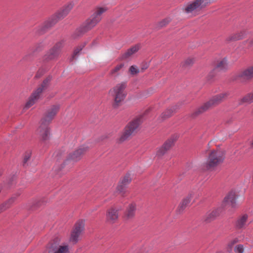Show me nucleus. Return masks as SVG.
I'll return each mask as SVG.
<instances>
[{
	"instance_id": "f257e3e1",
	"label": "nucleus",
	"mask_w": 253,
	"mask_h": 253,
	"mask_svg": "<svg viewBox=\"0 0 253 253\" xmlns=\"http://www.w3.org/2000/svg\"><path fill=\"white\" fill-rule=\"evenodd\" d=\"M74 4L69 2L63 6L54 14L49 17L41 25L34 29L36 35H41L45 33L49 29L55 25L59 20L65 17L73 8Z\"/></svg>"
},
{
	"instance_id": "f03ea898",
	"label": "nucleus",
	"mask_w": 253,
	"mask_h": 253,
	"mask_svg": "<svg viewBox=\"0 0 253 253\" xmlns=\"http://www.w3.org/2000/svg\"><path fill=\"white\" fill-rule=\"evenodd\" d=\"M229 95V92L227 91L212 96L209 101L204 103L201 106L196 108L191 113L189 114V117L192 119H196L210 109L221 103Z\"/></svg>"
},
{
	"instance_id": "7ed1b4c3",
	"label": "nucleus",
	"mask_w": 253,
	"mask_h": 253,
	"mask_svg": "<svg viewBox=\"0 0 253 253\" xmlns=\"http://www.w3.org/2000/svg\"><path fill=\"white\" fill-rule=\"evenodd\" d=\"M59 109L58 105H53L48 108L41 121V125L37 130L41 139L45 141L49 137L50 132L48 125L53 119Z\"/></svg>"
},
{
	"instance_id": "20e7f679",
	"label": "nucleus",
	"mask_w": 253,
	"mask_h": 253,
	"mask_svg": "<svg viewBox=\"0 0 253 253\" xmlns=\"http://www.w3.org/2000/svg\"><path fill=\"white\" fill-rule=\"evenodd\" d=\"M148 113L149 110H146L143 114L133 119L126 125L124 132L119 139V143H122L126 141L134 133V131L142 124L144 117Z\"/></svg>"
},
{
	"instance_id": "39448f33",
	"label": "nucleus",
	"mask_w": 253,
	"mask_h": 253,
	"mask_svg": "<svg viewBox=\"0 0 253 253\" xmlns=\"http://www.w3.org/2000/svg\"><path fill=\"white\" fill-rule=\"evenodd\" d=\"M107 10L104 7H97L96 11L80 27V36L84 34L94 27L101 21L102 14Z\"/></svg>"
},
{
	"instance_id": "423d86ee",
	"label": "nucleus",
	"mask_w": 253,
	"mask_h": 253,
	"mask_svg": "<svg viewBox=\"0 0 253 253\" xmlns=\"http://www.w3.org/2000/svg\"><path fill=\"white\" fill-rule=\"evenodd\" d=\"M126 87V82H123L118 84L109 90V93H111L114 97V102L112 104L114 109H117L121 105V102L125 99L127 95L125 91Z\"/></svg>"
},
{
	"instance_id": "0eeeda50",
	"label": "nucleus",
	"mask_w": 253,
	"mask_h": 253,
	"mask_svg": "<svg viewBox=\"0 0 253 253\" xmlns=\"http://www.w3.org/2000/svg\"><path fill=\"white\" fill-rule=\"evenodd\" d=\"M224 155V152L219 150L211 151L209 154L207 161L205 163L206 169L210 170L223 163L225 159Z\"/></svg>"
},
{
	"instance_id": "6e6552de",
	"label": "nucleus",
	"mask_w": 253,
	"mask_h": 253,
	"mask_svg": "<svg viewBox=\"0 0 253 253\" xmlns=\"http://www.w3.org/2000/svg\"><path fill=\"white\" fill-rule=\"evenodd\" d=\"M50 81V78H47L44 80L41 85L31 95L24 106V108L28 109L32 107L40 98L41 93L46 88L48 83Z\"/></svg>"
},
{
	"instance_id": "1a4fd4ad",
	"label": "nucleus",
	"mask_w": 253,
	"mask_h": 253,
	"mask_svg": "<svg viewBox=\"0 0 253 253\" xmlns=\"http://www.w3.org/2000/svg\"><path fill=\"white\" fill-rule=\"evenodd\" d=\"M208 0H194L187 3L183 10L186 13L200 12L208 5Z\"/></svg>"
},
{
	"instance_id": "9d476101",
	"label": "nucleus",
	"mask_w": 253,
	"mask_h": 253,
	"mask_svg": "<svg viewBox=\"0 0 253 253\" xmlns=\"http://www.w3.org/2000/svg\"><path fill=\"white\" fill-rule=\"evenodd\" d=\"M178 136L176 134H173L161 146L158 148L156 152V156L158 157H162L165 155L174 145L175 142L177 140Z\"/></svg>"
},
{
	"instance_id": "9b49d317",
	"label": "nucleus",
	"mask_w": 253,
	"mask_h": 253,
	"mask_svg": "<svg viewBox=\"0 0 253 253\" xmlns=\"http://www.w3.org/2000/svg\"><path fill=\"white\" fill-rule=\"evenodd\" d=\"M253 79V65L238 73L232 77V81H239L242 83L251 81Z\"/></svg>"
},
{
	"instance_id": "f8f14e48",
	"label": "nucleus",
	"mask_w": 253,
	"mask_h": 253,
	"mask_svg": "<svg viewBox=\"0 0 253 253\" xmlns=\"http://www.w3.org/2000/svg\"><path fill=\"white\" fill-rule=\"evenodd\" d=\"M64 45V41L62 40L57 42L54 46L51 48L44 55V60L46 61L56 59L61 52V50Z\"/></svg>"
},
{
	"instance_id": "ddd939ff",
	"label": "nucleus",
	"mask_w": 253,
	"mask_h": 253,
	"mask_svg": "<svg viewBox=\"0 0 253 253\" xmlns=\"http://www.w3.org/2000/svg\"><path fill=\"white\" fill-rule=\"evenodd\" d=\"M136 211V204L133 202L128 205L126 208L123 215V218L125 220H129L133 219L135 215Z\"/></svg>"
},
{
	"instance_id": "4468645a",
	"label": "nucleus",
	"mask_w": 253,
	"mask_h": 253,
	"mask_svg": "<svg viewBox=\"0 0 253 253\" xmlns=\"http://www.w3.org/2000/svg\"><path fill=\"white\" fill-rule=\"evenodd\" d=\"M118 210L111 207L106 211V221L110 224H114L118 219Z\"/></svg>"
},
{
	"instance_id": "2eb2a0df",
	"label": "nucleus",
	"mask_w": 253,
	"mask_h": 253,
	"mask_svg": "<svg viewBox=\"0 0 253 253\" xmlns=\"http://www.w3.org/2000/svg\"><path fill=\"white\" fill-rule=\"evenodd\" d=\"M140 48L139 44H136L134 46L128 48L124 53L122 54L118 58L119 61H123L127 59L132 54L137 52Z\"/></svg>"
},
{
	"instance_id": "dca6fc26",
	"label": "nucleus",
	"mask_w": 253,
	"mask_h": 253,
	"mask_svg": "<svg viewBox=\"0 0 253 253\" xmlns=\"http://www.w3.org/2000/svg\"><path fill=\"white\" fill-rule=\"evenodd\" d=\"M49 253H70L68 246H57L55 243L51 245Z\"/></svg>"
},
{
	"instance_id": "f3484780",
	"label": "nucleus",
	"mask_w": 253,
	"mask_h": 253,
	"mask_svg": "<svg viewBox=\"0 0 253 253\" xmlns=\"http://www.w3.org/2000/svg\"><path fill=\"white\" fill-rule=\"evenodd\" d=\"M219 215L218 209H215L211 211L207 212L203 218L205 223H209L216 219Z\"/></svg>"
},
{
	"instance_id": "a211bd4d",
	"label": "nucleus",
	"mask_w": 253,
	"mask_h": 253,
	"mask_svg": "<svg viewBox=\"0 0 253 253\" xmlns=\"http://www.w3.org/2000/svg\"><path fill=\"white\" fill-rule=\"evenodd\" d=\"M179 109L178 105H174L170 108H168L165 110L160 115V118L162 121H164L165 120L171 117L174 113L176 112V110Z\"/></svg>"
},
{
	"instance_id": "6ab92c4d",
	"label": "nucleus",
	"mask_w": 253,
	"mask_h": 253,
	"mask_svg": "<svg viewBox=\"0 0 253 253\" xmlns=\"http://www.w3.org/2000/svg\"><path fill=\"white\" fill-rule=\"evenodd\" d=\"M237 195L234 191L229 192L228 194L225 197L223 200V202L230 204L233 208H236L237 207L236 200Z\"/></svg>"
},
{
	"instance_id": "aec40b11",
	"label": "nucleus",
	"mask_w": 253,
	"mask_h": 253,
	"mask_svg": "<svg viewBox=\"0 0 253 253\" xmlns=\"http://www.w3.org/2000/svg\"><path fill=\"white\" fill-rule=\"evenodd\" d=\"M246 35V31L245 30L241 31L239 32L230 35L225 39V42L227 43H230L232 42L242 40Z\"/></svg>"
},
{
	"instance_id": "412c9836",
	"label": "nucleus",
	"mask_w": 253,
	"mask_h": 253,
	"mask_svg": "<svg viewBox=\"0 0 253 253\" xmlns=\"http://www.w3.org/2000/svg\"><path fill=\"white\" fill-rule=\"evenodd\" d=\"M218 72L226 71L228 70V60L226 57H224L221 60H217L214 66Z\"/></svg>"
},
{
	"instance_id": "4be33fe9",
	"label": "nucleus",
	"mask_w": 253,
	"mask_h": 253,
	"mask_svg": "<svg viewBox=\"0 0 253 253\" xmlns=\"http://www.w3.org/2000/svg\"><path fill=\"white\" fill-rule=\"evenodd\" d=\"M191 197V196H188L182 200L176 209L177 214H180L183 213L187 205L190 203Z\"/></svg>"
},
{
	"instance_id": "5701e85b",
	"label": "nucleus",
	"mask_w": 253,
	"mask_h": 253,
	"mask_svg": "<svg viewBox=\"0 0 253 253\" xmlns=\"http://www.w3.org/2000/svg\"><path fill=\"white\" fill-rule=\"evenodd\" d=\"M248 218V215L247 214H244L241 217H239L235 222V228L238 230L243 228L246 224Z\"/></svg>"
},
{
	"instance_id": "b1692460",
	"label": "nucleus",
	"mask_w": 253,
	"mask_h": 253,
	"mask_svg": "<svg viewBox=\"0 0 253 253\" xmlns=\"http://www.w3.org/2000/svg\"><path fill=\"white\" fill-rule=\"evenodd\" d=\"M253 103V92H250L239 100V105H242L245 103L251 104Z\"/></svg>"
},
{
	"instance_id": "393cba45",
	"label": "nucleus",
	"mask_w": 253,
	"mask_h": 253,
	"mask_svg": "<svg viewBox=\"0 0 253 253\" xmlns=\"http://www.w3.org/2000/svg\"><path fill=\"white\" fill-rule=\"evenodd\" d=\"M79 237V226L76 225L75 228L71 232V237L70 238V242L73 244L76 243Z\"/></svg>"
},
{
	"instance_id": "a878e982",
	"label": "nucleus",
	"mask_w": 253,
	"mask_h": 253,
	"mask_svg": "<svg viewBox=\"0 0 253 253\" xmlns=\"http://www.w3.org/2000/svg\"><path fill=\"white\" fill-rule=\"evenodd\" d=\"M79 160V150H76L75 151L71 153L67 160V162H70L72 164H74L75 162H77Z\"/></svg>"
},
{
	"instance_id": "bb28decb",
	"label": "nucleus",
	"mask_w": 253,
	"mask_h": 253,
	"mask_svg": "<svg viewBox=\"0 0 253 253\" xmlns=\"http://www.w3.org/2000/svg\"><path fill=\"white\" fill-rule=\"evenodd\" d=\"M219 72L215 68H213L206 77V80L209 83H213L215 81V77L217 76Z\"/></svg>"
},
{
	"instance_id": "cd10ccee",
	"label": "nucleus",
	"mask_w": 253,
	"mask_h": 253,
	"mask_svg": "<svg viewBox=\"0 0 253 253\" xmlns=\"http://www.w3.org/2000/svg\"><path fill=\"white\" fill-rule=\"evenodd\" d=\"M194 61V59L193 58H187L180 63V67L183 69L189 68L193 66Z\"/></svg>"
},
{
	"instance_id": "c85d7f7f",
	"label": "nucleus",
	"mask_w": 253,
	"mask_h": 253,
	"mask_svg": "<svg viewBox=\"0 0 253 253\" xmlns=\"http://www.w3.org/2000/svg\"><path fill=\"white\" fill-rule=\"evenodd\" d=\"M127 186L125 184H120L119 182L118 185L116 187V191L122 197H125L126 196V188Z\"/></svg>"
},
{
	"instance_id": "c756f323",
	"label": "nucleus",
	"mask_w": 253,
	"mask_h": 253,
	"mask_svg": "<svg viewBox=\"0 0 253 253\" xmlns=\"http://www.w3.org/2000/svg\"><path fill=\"white\" fill-rule=\"evenodd\" d=\"M171 21L170 17H166L160 21L158 22L157 24V27L160 29L168 25Z\"/></svg>"
},
{
	"instance_id": "7c9ffc66",
	"label": "nucleus",
	"mask_w": 253,
	"mask_h": 253,
	"mask_svg": "<svg viewBox=\"0 0 253 253\" xmlns=\"http://www.w3.org/2000/svg\"><path fill=\"white\" fill-rule=\"evenodd\" d=\"M131 181V178L130 177V174L127 172L124 177L120 179L119 182L120 184H125L127 186Z\"/></svg>"
},
{
	"instance_id": "2f4dec72",
	"label": "nucleus",
	"mask_w": 253,
	"mask_h": 253,
	"mask_svg": "<svg viewBox=\"0 0 253 253\" xmlns=\"http://www.w3.org/2000/svg\"><path fill=\"white\" fill-rule=\"evenodd\" d=\"M124 66V64L121 63L119 65H117L113 69H112L110 72V75H112L115 73L119 71Z\"/></svg>"
},
{
	"instance_id": "473e14b6",
	"label": "nucleus",
	"mask_w": 253,
	"mask_h": 253,
	"mask_svg": "<svg viewBox=\"0 0 253 253\" xmlns=\"http://www.w3.org/2000/svg\"><path fill=\"white\" fill-rule=\"evenodd\" d=\"M79 55V49L78 48H77L74 50V51L70 58L71 61L73 62L74 60H77V58H78Z\"/></svg>"
},
{
	"instance_id": "72a5a7b5",
	"label": "nucleus",
	"mask_w": 253,
	"mask_h": 253,
	"mask_svg": "<svg viewBox=\"0 0 253 253\" xmlns=\"http://www.w3.org/2000/svg\"><path fill=\"white\" fill-rule=\"evenodd\" d=\"M234 251L235 252H237L239 253H243V252H244L243 246L241 244L237 245L234 249Z\"/></svg>"
},
{
	"instance_id": "f704fd0d",
	"label": "nucleus",
	"mask_w": 253,
	"mask_h": 253,
	"mask_svg": "<svg viewBox=\"0 0 253 253\" xmlns=\"http://www.w3.org/2000/svg\"><path fill=\"white\" fill-rule=\"evenodd\" d=\"M129 71L132 75H134L139 73V70L135 68L134 66L129 67Z\"/></svg>"
},
{
	"instance_id": "c9c22d12",
	"label": "nucleus",
	"mask_w": 253,
	"mask_h": 253,
	"mask_svg": "<svg viewBox=\"0 0 253 253\" xmlns=\"http://www.w3.org/2000/svg\"><path fill=\"white\" fill-rule=\"evenodd\" d=\"M31 157V153H27L25 154L24 160H23V166H25L26 165L27 162L28 161V160L30 159Z\"/></svg>"
},
{
	"instance_id": "e433bc0d",
	"label": "nucleus",
	"mask_w": 253,
	"mask_h": 253,
	"mask_svg": "<svg viewBox=\"0 0 253 253\" xmlns=\"http://www.w3.org/2000/svg\"><path fill=\"white\" fill-rule=\"evenodd\" d=\"M88 150V147L82 146L81 147H80V156L85 154Z\"/></svg>"
},
{
	"instance_id": "4c0bfd02",
	"label": "nucleus",
	"mask_w": 253,
	"mask_h": 253,
	"mask_svg": "<svg viewBox=\"0 0 253 253\" xmlns=\"http://www.w3.org/2000/svg\"><path fill=\"white\" fill-rule=\"evenodd\" d=\"M84 220H80V234H82L84 230Z\"/></svg>"
},
{
	"instance_id": "58836bf2",
	"label": "nucleus",
	"mask_w": 253,
	"mask_h": 253,
	"mask_svg": "<svg viewBox=\"0 0 253 253\" xmlns=\"http://www.w3.org/2000/svg\"><path fill=\"white\" fill-rule=\"evenodd\" d=\"M148 67H149V65L147 64V63H146V62L143 63L141 66V71L142 72H143L146 69H147L148 68Z\"/></svg>"
},
{
	"instance_id": "ea45409f",
	"label": "nucleus",
	"mask_w": 253,
	"mask_h": 253,
	"mask_svg": "<svg viewBox=\"0 0 253 253\" xmlns=\"http://www.w3.org/2000/svg\"><path fill=\"white\" fill-rule=\"evenodd\" d=\"M234 245V244L233 243H232V242H230L228 243V246H227V251L229 253H230L232 252V248Z\"/></svg>"
},
{
	"instance_id": "a19ab883",
	"label": "nucleus",
	"mask_w": 253,
	"mask_h": 253,
	"mask_svg": "<svg viewBox=\"0 0 253 253\" xmlns=\"http://www.w3.org/2000/svg\"><path fill=\"white\" fill-rule=\"evenodd\" d=\"M7 204H4L0 206V213L2 211L5 210L8 207H6V205Z\"/></svg>"
},
{
	"instance_id": "79ce46f5",
	"label": "nucleus",
	"mask_w": 253,
	"mask_h": 253,
	"mask_svg": "<svg viewBox=\"0 0 253 253\" xmlns=\"http://www.w3.org/2000/svg\"><path fill=\"white\" fill-rule=\"evenodd\" d=\"M232 243H233L234 245L239 242V240L237 238H235L232 241H231Z\"/></svg>"
},
{
	"instance_id": "37998d69",
	"label": "nucleus",
	"mask_w": 253,
	"mask_h": 253,
	"mask_svg": "<svg viewBox=\"0 0 253 253\" xmlns=\"http://www.w3.org/2000/svg\"><path fill=\"white\" fill-rule=\"evenodd\" d=\"M250 148L251 149H253V140L250 143Z\"/></svg>"
},
{
	"instance_id": "c03bdc74",
	"label": "nucleus",
	"mask_w": 253,
	"mask_h": 253,
	"mask_svg": "<svg viewBox=\"0 0 253 253\" xmlns=\"http://www.w3.org/2000/svg\"><path fill=\"white\" fill-rule=\"evenodd\" d=\"M249 44L251 46H253V39L250 41Z\"/></svg>"
},
{
	"instance_id": "a18cd8bd",
	"label": "nucleus",
	"mask_w": 253,
	"mask_h": 253,
	"mask_svg": "<svg viewBox=\"0 0 253 253\" xmlns=\"http://www.w3.org/2000/svg\"><path fill=\"white\" fill-rule=\"evenodd\" d=\"M14 201V199L13 198H11V199H10L8 201V203H11L13 201Z\"/></svg>"
},
{
	"instance_id": "49530a36",
	"label": "nucleus",
	"mask_w": 253,
	"mask_h": 253,
	"mask_svg": "<svg viewBox=\"0 0 253 253\" xmlns=\"http://www.w3.org/2000/svg\"><path fill=\"white\" fill-rule=\"evenodd\" d=\"M74 39H77V36H74Z\"/></svg>"
},
{
	"instance_id": "de8ad7c7",
	"label": "nucleus",
	"mask_w": 253,
	"mask_h": 253,
	"mask_svg": "<svg viewBox=\"0 0 253 253\" xmlns=\"http://www.w3.org/2000/svg\"><path fill=\"white\" fill-rule=\"evenodd\" d=\"M82 48H81V47H80V51L82 50Z\"/></svg>"
},
{
	"instance_id": "09e8293b",
	"label": "nucleus",
	"mask_w": 253,
	"mask_h": 253,
	"mask_svg": "<svg viewBox=\"0 0 253 253\" xmlns=\"http://www.w3.org/2000/svg\"><path fill=\"white\" fill-rule=\"evenodd\" d=\"M252 112L253 113V110H252Z\"/></svg>"
}]
</instances>
